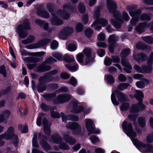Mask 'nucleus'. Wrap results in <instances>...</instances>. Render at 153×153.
<instances>
[{"instance_id": "nucleus-1", "label": "nucleus", "mask_w": 153, "mask_h": 153, "mask_svg": "<svg viewBox=\"0 0 153 153\" xmlns=\"http://www.w3.org/2000/svg\"><path fill=\"white\" fill-rule=\"evenodd\" d=\"M107 7L109 12L113 13V17L117 20L115 22L113 19L110 20L111 23L116 28H120L124 21H128L129 20L130 17L126 12L123 11L121 14L120 15L119 12L116 11L117 5L114 0H107Z\"/></svg>"}, {"instance_id": "nucleus-2", "label": "nucleus", "mask_w": 153, "mask_h": 153, "mask_svg": "<svg viewBox=\"0 0 153 153\" xmlns=\"http://www.w3.org/2000/svg\"><path fill=\"white\" fill-rule=\"evenodd\" d=\"M122 126L124 132L130 137L134 146L140 151L151 152L153 153V147H152L149 144H145L134 138L136 136V134L133 130L131 123L124 121L122 124Z\"/></svg>"}, {"instance_id": "nucleus-3", "label": "nucleus", "mask_w": 153, "mask_h": 153, "mask_svg": "<svg viewBox=\"0 0 153 153\" xmlns=\"http://www.w3.org/2000/svg\"><path fill=\"white\" fill-rule=\"evenodd\" d=\"M63 10H59L55 15H52V18L51 23L52 25H59L63 23L62 21L59 18L64 19H69L70 15L67 11L73 12L75 8L74 6H71L69 4H65L63 7Z\"/></svg>"}, {"instance_id": "nucleus-4", "label": "nucleus", "mask_w": 153, "mask_h": 153, "mask_svg": "<svg viewBox=\"0 0 153 153\" xmlns=\"http://www.w3.org/2000/svg\"><path fill=\"white\" fill-rule=\"evenodd\" d=\"M91 55V50L88 48H85L82 53L76 56L78 62L82 65H88L90 62V58Z\"/></svg>"}, {"instance_id": "nucleus-5", "label": "nucleus", "mask_w": 153, "mask_h": 153, "mask_svg": "<svg viewBox=\"0 0 153 153\" xmlns=\"http://www.w3.org/2000/svg\"><path fill=\"white\" fill-rule=\"evenodd\" d=\"M30 29L29 22L28 20H24L22 24L19 25L16 29L19 36L22 38H25L28 34L27 30Z\"/></svg>"}, {"instance_id": "nucleus-6", "label": "nucleus", "mask_w": 153, "mask_h": 153, "mask_svg": "<svg viewBox=\"0 0 153 153\" xmlns=\"http://www.w3.org/2000/svg\"><path fill=\"white\" fill-rule=\"evenodd\" d=\"M142 102H139V103L132 105L130 109L131 113L135 114L134 115L130 114L128 116V118L130 120H134L138 116V114H137L140 111H142L146 108L145 106L141 103Z\"/></svg>"}, {"instance_id": "nucleus-7", "label": "nucleus", "mask_w": 153, "mask_h": 153, "mask_svg": "<svg viewBox=\"0 0 153 153\" xmlns=\"http://www.w3.org/2000/svg\"><path fill=\"white\" fill-rule=\"evenodd\" d=\"M126 10L128 12L130 16L134 17L132 18L130 21L131 25H134L138 21L139 17V14L141 13L140 9L135 10L132 6H128L126 7Z\"/></svg>"}, {"instance_id": "nucleus-8", "label": "nucleus", "mask_w": 153, "mask_h": 153, "mask_svg": "<svg viewBox=\"0 0 153 153\" xmlns=\"http://www.w3.org/2000/svg\"><path fill=\"white\" fill-rule=\"evenodd\" d=\"M42 119V123L44 125V130L45 134L49 135L51 133L50 129V124L48 123L47 121L45 118L44 114L42 113L39 114L37 119L36 124L38 126H40L41 125V120Z\"/></svg>"}, {"instance_id": "nucleus-9", "label": "nucleus", "mask_w": 153, "mask_h": 153, "mask_svg": "<svg viewBox=\"0 0 153 153\" xmlns=\"http://www.w3.org/2000/svg\"><path fill=\"white\" fill-rule=\"evenodd\" d=\"M56 61V59L51 56L46 59L42 64L40 65L36 71L41 72L49 71L51 69V67L49 65H46V64H50Z\"/></svg>"}, {"instance_id": "nucleus-10", "label": "nucleus", "mask_w": 153, "mask_h": 153, "mask_svg": "<svg viewBox=\"0 0 153 153\" xmlns=\"http://www.w3.org/2000/svg\"><path fill=\"white\" fill-rule=\"evenodd\" d=\"M85 127L89 134H99L100 131L98 129H95L94 121L89 119H86L85 120Z\"/></svg>"}, {"instance_id": "nucleus-11", "label": "nucleus", "mask_w": 153, "mask_h": 153, "mask_svg": "<svg viewBox=\"0 0 153 153\" xmlns=\"http://www.w3.org/2000/svg\"><path fill=\"white\" fill-rule=\"evenodd\" d=\"M3 134H5V137L7 138L5 139V140L12 139L13 141L16 143L18 142V137L15 134L14 129L13 127L10 126L8 127L6 132Z\"/></svg>"}, {"instance_id": "nucleus-12", "label": "nucleus", "mask_w": 153, "mask_h": 153, "mask_svg": "<svg viewBox=\"0 0 153 153\" xmlns=\"http://www.w3.org/2000/svg\"><path fill=\"white\" fill-rule=\"evenodd\" d=\"M66 127L68 129H71L73 134L76 135H79L81 132V126L77 123H68Z\"/></svg>"}, {"instance_id": "nucleus-13", "label": "nucleus", "mask_w": 153, "mask_h": 153, "mask_svg": "<svg viewBox=\"0 0 153 153\" xmlns=\"http://www.w3.org/2000/svg\"><path fill=\"white\" fill-rule=\"evenodd\" d=\"M69 109L72 113L75 114L79 113L83 110V107L79 105L76 100H74L71 102Z\"/></svg>"}, {"instance_id": "nucleus-14", "label": "nucleus", "mask_w": 153, "mask_h": 153, "mask_svg": "<svg viewBox=\"0 0 153 153\" xmlns=\"http://www.w3.org/2000/svg\"><path fill=\"white\" fill-rule=\"evenodd\" d=\"M51 139L52 141L55 143L59 144V147L63 150H68L69 149L68 146L65 143H62V139L58 135L55 136H52Z\"/></svg>"}, {"instance_id": "nucleus-15", "label": "nucleus", "mask_w": 153, "mask_h": 153, "mask_svg": "<svg viewBox=\"0 0 153 153\" xmlns=\"http://www.w3.org/2000/svg\"><path fill=\"white\" fill-rule=\"evenodd\" d=\"M50 39H48L40 40L36 44H32L27 45L26 46V48L28 49L38 48L46 45L50 42Z\"/></svg>"}, {"instance_id": "nucleus-16", "label": "nucleus", "mask_w": 153, "mask_h": 153, "mask_svg": "<svg viewBox=\"0 0 153 153\" xmlns=\"http://www.w3.org/2000/svg\"><path fill=\"white\" fill-rule=\"evenodd\" d=\"M49 76L47 75L41 77L39 79V83L37 86V90L39 92H42L46 89L45 84L49 81L48 80Z\"/></svg>"}, {"instance_id": "nucleus-17", "label": "nucleus", "mask_w": 153, "mask_h": 153, "mask_svg": "<svg viewBox=\"0 0 153 153\" xmlns=\"http://www.w3.org/2000/svg\"><path fill=\"white\" fill-rule=\"evenodd\" d=\"M150 27L151 30L153 31V22L151 24L146 23H140L136 28V31L139 33H141L144 31L145 29Z\"/></svg>"}, {"instance_id": "nucleus-18", "label": "nucleus", "mask_w": 153, "mask_h": 153, "mask_svg": "<svg viewBox=\"0 0 153 153\" xmlns=\"http://www.w3.org/2000/svg\"><path fill=\"white\" fill-rule=\"evenodd\" d=\"M74 31V29L72 27H67L64 28L59 32V35L60 38L65 39V37L71 34Z\"/></svg>"}, {"instance_id": "nucleus-19", "label": "nucleus", "mask_w": 153, "mask_h": 153, "mask_svg": "<svg viewBox=\"0 0 153 153\" xmlns=\"http://www.w3.org/2000/svg\"><path fill=\"white\" fill-rule=\"evenodd\" d=\"M118 37L114 35L110 36L108 38V48L110 51L113 52L114 48L117 46L115 42L118 40Z\"/></svg>"}, {"instance_id": "nucleus-20", "label": "nucleus", "mask_w": 153, "mask_h": 153, "mask_svg": "<svg viewBox=\"0 0 153 153\" xmlns=\"http://www.w3.org/2000/svg\"><path fill=\"white\" fill-rule=\"evenodd\" d=\"M38 138L40 140V144L45 150L48 151L51 149V147L45 141V137L41 133L39 134Z\"/></svg>"}, {"instance_id": "nucleus-21", "label": "nucleus", "mask_w": 153, "mask_h": 153, "mask_svg": "<svg viewBox=\"0 0 153 153\" xmlns=\"http://www.w3.org/2000/svg\"><path fill=\"white\" fill-rule=\"evenodd\" d=\"M134 68L137 72L140 73H150L152 70L151 67L150 66H143L141 68L139 66L137 65H135L134 66Z\"/></svg>"}, {"instance_id": "nucleus-22", "label": "nucleus", "mask_w": 153, "mask_h": 153, "mask_svg": "<svg viewBox=\"0 0 153 153\" xmlns=\"http://www.w3.org/2000/svg\"><path fill=\"white\" fill-rule=\"evenodd\" d=\"M72 96L67 94L59 95L57 97L58 102L63 103L69 101L72 98Z\"/></svg>"}, {"instance_id": "nucleus-23", "label": "nucleus", "mask_w": 153, "mask_h": 153, "mask_svg": "<svg viewBox=\"0 0 153 153\" xmlns=\"http://www.w3.org/2000/svg\"><path fill=\"white\" fill-rule=\"evenodd\" d=\"M61 115L62 117V121L65 123L68 120L77 121L79 120V118L78 117L73 115H69L67 116H65L64 115V114L63 113H61Z\"/></svg>"}, {"instance_id": "nucleus-24", "label": "nucleus", "mask_w": 153, "mask_h": 153, "mask_svg": "<svg viewBox=\"0 0 153 153\" xmlns=\"http://www.w3.org/2000/svg\"><path fill=\"white\" fill-rule=\"evenodd\" d=\"M121 62L123 65L125 67L123 68L124 70L127 73H131V70L132 68L128 61L126 59H122Z\"/></svg>"}, {"instance_id": "nucleus-25", "label": "nucleus", "mask_w": 153, "mask_h": 153, "mask_svg": "<svg viewBox=\"0 0 153 153\" xmlns=\"http://www.w3.org/2000/svg\"><path fill=\"white\" fill-rule=\"evenodd\" d=\"M149 82L146 79L144 78L141 81H139L136 82V86L139 88H143L145 85L148 84Z\"/></svg>"}, {"instance_id": "nucleus-26", "label": "nucleus", "mask_w": 153, "mask_h": 153, "mask_svg": "<svg viewBox=\"0 0 153 153\" xmlns=\"http://www.w3.org/2000/svg\"><path fill=\"white\" fill-rule=\"evenodd\" d=\"M134 96L139 102L142 101V98L143 97V95L142 92L139 90H136Z\"/></svg>"}, {"instance_id": "nucleus-27", "label": "nucleus", "mask_w": 153, "mask_h": 153, "mask_svg": "<svg viewBox=\"0 0 153 153\" xmlns=\"http://www.w3.org/2000/svg\"><path fill=\"white\" fill-rule=\"evenodd\" d=\"M117 97L118 101L120 102H122L126 100V97L121 92L117 93Z\"/></svg>"}, {"instance_id": "nucleus-28", "label": "nucleus", "mask_w": 153, "mask_h": 153, "mask_svg": "<svg viewBox=\"0 0 153 153\" xmlns=\"http://www.w3.org/2000/svg\"><path fill=\"white\" fill-rule=\"evenodd\" d=\"M100 9L99 7H96L94 10L93 13V17L94 19L96 20V21L98 20V18L100 16Z\"/></svg>"}, {"instance_id": "nucleus-29", "label": "nucleus", "mask_w": 153, "mask_h": 153, "mask_svg": "<svg viewBox=\"0 0 153 153\" xmlns=\"http://www.w3.org/2000/svg\"><path fill=\"white\" fill-rule=\"evenodd\" d=\"M65 141L70 145H73L74 144L76 141L74 139L70 137L68 135H65L64 136Z\"/></svg>"}, {"instance_id": "nucleus-30", "label": "nucleus", "mask_w": 153, "mask_h": 153, "mask_svg": "<svg viewBox=\"0 0 153 153\" xmlns=\"http://www.w3.org/2000/svg\"><path fill=\"white\" fill-rule=\"evenodd\" d=\"M146 56L145 55L142 53H139L136 56H134V54L133 55L134 59L137 61H143Z\"/></svg>"}, {"instance_id": "nucleus-31", "label": "nucleus", "mask_w": 153, "mask_h": 153, "mask_svg": "<svg viewBox=\"0 0 153 153\" xmlns=\"http://www.w3.org/2000/svg\"><path fill=\"white\" fill-rule=\"evenodd\" d=\"M66 48L68 50L71 51H74L77 48L76 43L74 42L70 43L66 46Z\"/></svg>"}, {"instance_id": "nucleus-32", "label": "nucleus", "mask_w": 153, "mask_h": 153, "mask_svg": "<svg viewBox=\"0 0 153 153\" xmlns=\"http://www.w3.org/2000/svg\"><path fill=\"white\" fill-rule=\"evenodd\" d=\"M37 13L38 15L45 18H48L50 16L48 13L45 11H38Z\"/></svg>"}, {"instance_id": "nucleus-33", "label": "nucleus", "mask_w": 153, "mask_h": 153, "mask_svg": "<svg viewBox=\"0 0 153 153\" xmlns=\"http://www.w3.org/2000/svg\"><path fill=\"white\" fill-rule=\"evenodd\" d=\"M105 78L108 83L110 84H111L114 82V79L111 75H106L105 76Z\"/></svg>"}, {"instance_id": "nucleus-34", "label": "nucleus", "mask_w": 153, "mask_h": 153, "mask_svg": "<svg viewBox=\"0 0 153 153\" xmlns=\"http://www.w3.org/2000/svg\"><path fill=\"white\" fill-rule=\"evenodd\" d=\"M35 39V38L33 36H31L26 39L22 40V42L23 44H26L33 42Z\"/></svg>"}, {"instance_id": "nucleus-35", "label": "nucleus", "mask_w": 153, "mask_h": 153, "mask_svg": "<svg viewBox=\"0 0 153 153\" xmlns=\"http://www.w3.org/2000/svg\"><path fill=\"white\" fill-rule=\"evenodd\" d=\"M65 66L69 70L73 71H76L78 68L77 65L75 63H74V66H70L68 64H65Z\"/></svg>"}, {"instance_id": "nucleus-36", "label": "nucleus", "mask_w": 153, "mask_h": 153, "mask_svg": "<svg viewBox=\"0 0 153 153\" xmlns=\"http://www.w3.org/2000/svg\"><path fill=\"white\" fill-rule=\"evenodd\" d=\"M64 58L65 60L68 62H74V56H70L67 54L64 55Z\"/></svg>"}, {"instance_id": "nucleus-37", "label": "nucleus", "mask_w": 153, "mask_h": 153, "mask_svg": "<svg viewBox=\"0 0 153 153\" xmlns=\"http://www.w3.org/2000/svg\"><path fill=\"white\" fill-rule=\"evenodd\" d=\"M1 114L6 120L7 119L11 114L10 111L8 110H5L3 111Z\"/></svg>"}, {"instance_id": "nucleus-38", "label": "nucleus", "mask_w": 153, "mask_h": 153, "mask_svg": "<svg viewBox=\"0 0 153 153\" xmlns=\"http://www.w3.org/2000/svg\"><path fill=\"white\" fill-rule=\"evenodd\" d=\"M52 56L59 60H62L63 59L62 54L59 52H54L52 53Z\"/></svg>"}, {"instance_id": "nucleus-39", "label": "nucleus", "mask_w": 153, "mask_h": 153, "mask_svg": "<svg viewBox=\"0 0 153 153\" xmlns=\"http://www.w3.org/2000/svg\"><path fill=\"white\" fill-rule=\"evenodd\" d=\"M34 136L32 139V145L34 147H38V145L37 142V134L36 133H34Z\"/></svg>"}, {"instance_id": "nucleus-40", "label": "nucleus", "mask_w": 153, "mask_h": 153, "mask_svg": "<svg viewBox=\"0 0 153 153\" xmlns=\"http://www.w3.org/2000/svg\"><path fill=\"white\" fill-rule=\"evenodd\" d=\"M90 139L92 143L94 145H96L99 142L98 138L95 136H91Z\"/></svg>"}, {"instance_id": "nucleus-41", "label": "nucleus", "mask_w": 153, "mask_h": 153, "mask_svg": "<svg viewBox=\"0 0 153 153\" xmlns=\"http://www.w3.org/2000/svg\"><path fill=\"white\" fill-rule=\"evenodd\" d=\"M142 39L144 41L148 43H153V38L150 36H144L143 37Z\"/></svg>"}, {"instance_id": "nucleus-42", "label": "nucleus", "mask_w": 153, "mask_h": 153, "mask_svg": "<svg viewBox=\"0 0 153 153\" xmlns=\"http://www.w3.org/2000/svg\"><path fill=\"white\" fill-rule=\"evenodd\" d=\"M97 21L103 27H105L108 23L107 20L103 18L99 19Z\"/></svg>"}, {"instance_id": "nucleus-43", "label": "nucleus", "mask_w": 153, "mask_h": 153, "mask_svg": "<svg viewBox=\"0 0 153 153\" xmlns=\"http://www.w3.org/2000/svg\"><path fill=\"white\" fill-rule=\"evenodd\" d=\"M56 96V94L55 93L52 94H48L43 95V97L45 100L47 101L51 100L53 97Z\"/></svg>"}, {"instance_id": "nucleus-44", "label": "nucleus", "mask_w": 153, "mask_h": 153, "mask_svg": "<svg viewBox=\"0 0 153 153\" xmlns=\"http://www.w3.org/2000/svg\"><path fill=\"white\" fill-rule=\"evenodd\" d=\"M129 85L127 83H123L120 84L118 86V89L120 90L123 91L127 88Z\"/></svg>"}, {"instance_id": "nucleus-45", "label": "nucleus", "mask_w": 153, "mask_h": 153, "mask_svg": "<svg viewBox=\"0 0 153 153\" xmlns=\"http://www.w3.org/2000/svg\"><path fill=\"white\" fill-rule=\"evenodd\" d=\"M98 24H99L98 22L97 21H95L91 25V27H94V29L95 30H99L101 29V27L100 26H98Z\"/></svg>"}, {"instance_id": "nucleus-46", "label": "nucleus", "mask_w": 153, "mask_h": 153, "mask_svg": "<svg viewBox=\"0 0 153 153\" xmlns=\"http://www.w3.org/2000/svg\"><path fill=\"white\" fill-rule=\"evenodd\" d=\"M129 107V104L127 102H123L120 107V110L122 111L127 110Z\"/></svg>"}, {"instance_id": "nucleus-47", "label": "nucleus", "mask_w": 153, "mask_h": 153, "mask_svg": "<svg viewBox=\"0 0 153 153\" xmlns=\"http://www.w3.org/2000/svg\"><path fill=\"white\" fill-rule=\"evenodd\" d=\"M79 11L81 13H84L86 10V9L82 3H80L78 6Z\"/></svg>"}, {"instance_id": "nucleus-48", "label": "nucleus", "mask_w": 153, "mask_h": 153, "mask_svg": "<svg viewBox=\"0 0 153 153\" xmlns=\"http://www.w3.org/2000/svg\"><path fill=\"white\" fill-rule=\"evenodd\" d=\"M111 99L112 102L113 104L115 105H119V103L117 101L115 97V94L113 92L111 95Z\"/></svg>"}, {"instance_id": "nucleus-49", "label": "nucleus", "mask_w": 153, "mask_h": 153, "mask_svg": "<svg viewBox=\"0 0 153 153\" xmlns=\"http://www.w3.org/2000/svg\"><path fill=\"white\" fill-rule=\"evenodd\" d=\"M93 31L90 28H88L85 31V33L86 36L88 37H91L93 33Z\"/></svg>"}, {"instance_id": "nucleus-50", "label": "nucleus", "mask_w": 153, "mask_h": 153, "mask_svg": "<svg viewBox=\"0 0 153 153\" xmlns=\"http://www.w3.org/2000/svg\"><path fill=\"white\" fill-rule=\"evenodd\" d=\"M58 43L56 40L53 41L51 45V48L53 50H55L58 47Z\"/></svg>"}, {"instance_id": "nucleus-51", "label": "nucleus", "mask_w": 153, "mask_h": 153, "mask_svg": "<svg viewBox=\"0 0 153 153\" xmlns=\"http://www.w3.org/2000/svg\"><path fill=\"white\" fill-rule=\"evenodd\" d=\"M105 34L101 32L98 34L97 36V39L100 41H104L105 39Z\"/></svg>"}, {"instance_id": "nucleus-52", "label": "nucleus", "mask_w": 153, "mask_h": 153, "mask_svg": "<svg viewBox=\"0 0 153 153\" xmlns=\"http://www.w3.org/2000/svg\"><path fill=\"white\" fill-rule=\"evenodd\" d=\"M83 25L82 24L78 23H77L75 27V30L77 32H79L81 31L82 29Z\"/></svg>"}, {"instance_id": "nucleus-53", "label": "nucleus", "mask_w": 153, "mask_h": 153, "mask_svg": "<svg viewBox=\"0 0 153 153\" xmlns=\"http://www.w3.org/2000/svg\"><path fill=\"white\" fill-rule=\"evenodd\" d=\"M130 52V50L129 48L123 50L121 53V55L123 56H126L128 55Z\"/></svg>"}, {"instance_id": "nucleus-54", "label": "nucleus", "mask_w": 153, "mask_h": 153, "mask_svg": "<svg viewBox=\"0 0 153 153\" xmlns=\"http://www.w3.org/2000/svg\"><path fill=\"white\" fill-rule=\"evenodd\" d=\"M138 122L139 125L141 127H143L145 126V123L144 119L141 118H139L138 119Z\"/></svg>"}, {"instance_id": "nucleus-55", "label": "nucleus", "mask_w": 153, "mask_h": 153, "mask_svg": "<svg viewBox=\"0 0 153 153\" xmlns=\"http://www.w3.org/2000/svg\"><path fill=\"white\" fill-rule=\"evenodd\" d=\"M150 19V16L145 14H142L140 17V19L141 20H149Z\"/></svg>"}, {"instance_id": "nucleus-56", "label": "nucleus", "mask_w": 153, "mask_h": 153, "mask_svg": "<svg viewBox=\"0 0 153 153\" xmlns=\"http://www.w3.org/2000/svg\"><path fill=\"white\" fill-rule=\"evenodd\" d=\"M112 62L111 59L109 57H106L105 59L104 64L106 66L110 65Z\"/></svg>"}, {"instance_id": "nucleus-57", "label": "nucleus", "mask_w": 153, "mask_h": 153, "mask_svg": "<svg viewBox=\"0 0 153 153\" xmlns=\"http://www.w3.org/2000/svg\"><path fill=\"white\" fill-rule=\"evenodd\" d=\"M0 73L2 74L4 77L6 76V70L4 66H2L0 67Z\"/></svg>"}, {"instance_id": "nucleus-58", "label": "nucleus", "mask_w": 153, "mask_h": 153, "mask_svg": "<svg viewBox=\"0 0 153 153\" xmlns=\"http://www.w3.org/2000/svg\"><path fill=\"white\" fill-rule=\"evenodd\" d=\"M95 153H104L105 150L99 147H96L95 149Z\"/></svg>"}, {"instance_id": "nucleus-59", "label": "nucleus", "mask_w": 153, "mask_h": 153, "mask_svg": "<svg viewBox=\"0 0 153 153\" xmlns=\"http://www.w3.org/2000/svg\"><path fill=\"white\" fill-rule=\"evenodd\" d=\"M60 76L62 78L66 79L69 78L70 76L68 73L63 72L61 74Z\"/></svg>"}, {"instance_id": "nucleus-60", "label": "nucleus", "mask_w": 153, "mask_h": 153, "mask_svg": "<svg viewBox=\"0 0 153 153\" xmlns=\"http://www.w3.org/2000/svg\"><path fill=\"white\" fill-rule=\"evenodd\" d=\"M82 19L83 22L84 24H87L88 22V16L87 14H85L82 16Z\"/></svg>"}, {"instance_id": "nucleus-61", "label": "nucleus", "mask_w": 153, "mask_h": 153, "mask_svg": "<svg viewBox=\"0 0 153 153\" xmlns=\"http://www.w3.org/2000/svg\"><path fill=\"white\" fill-rule=\"evenodd\" d=\"M41 27H42L45 30H48L49 32L51 31V30H48V24L47 23L44 22Z\"/></svg>"}, {"instance_id": "nucleus-62", "label": "nucleus", "mask_w": 153, "mask_h": 153, "mask_svg": "<svg viewBox=\"0 0 153 153\" xmlns=\"http://www.w3.org/2000/svg\"><path fill=\"white\" fill-rule=\"evenodd\" d=\"M118 79L121 82H124L126 79V77L123 74H121L119 75L118 77Z\"/></svg>"}, {"instance_id": "nucleus-63", "label": "nucleus", "mask_w": 153, "mask_h": 153, "mask_svg": "<svg viewBox=\"0 0 153 153\" xmlns=\"http://www.w3.org/2000/svg\"><path fill=\"white\" fill-rule=\"evenodd\" d=\"M143 77V76L142 75L139 74H136L133 76L134 78L137 79H144Z\"/></svg>"}, {"instance_id": "nucleus-64", "label": "nucleus", "mask_w": 153, "mask_h": 153, "mask_svg": "<svg viewBox=\"0 0 153 153\" xmlns=\"http://www.w3.org/2000/svg\"><path fill=\"white\" fill-rule=\"evenodd\" d=\"M70 83L74 86H75L77 84L76 80L74 77H72L70 79Z\"/></svg>"}]
</instances>
